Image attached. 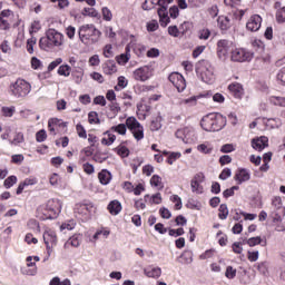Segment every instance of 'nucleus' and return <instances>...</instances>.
I'll return each instance as SVG.
<instances>
[{
  "mask_svg": "<svg viewBox=\"0 0 285 285\" xmlns=\"http://www.w3.org/2000/svg\"><path fill=\"white\" fill-rule=\"evenodd\" d=\"M63 204L57 198L49 199L46 205L38 208V217L46 222V219H57L61 214Z\"/></svg>",
  "mask_w": 285,
  "mask_h": 285,
  "instance_id": "obj_1",
  "label": "nucleus"
},
{
  "mask_svg": "<svg viewBox=\"0 0 285 285\" xmlns=\"http://www.w3.org/2000/svg\"><path fill=\"white\" fill-rule=\"evenodd\" d=\"M200 126L206 132H219L226 127V117L222 114H208L203 117Z\"/></svg>",
  "mask_w": 285,
  "mask_h": 285,
  "instance_id": "obj_2",
  "label": "nucleus"
},
{
  "mask_svg": "<svg viewBox=\"0 0 285 285\" xmlns=\"http://www.w3.org/2000/svg\"><path fill=\"white\" fill-rule=\"evenodd\" d=\"M78 35L85 46H94L101 39V32L95 24H82L78 30Z\"/></svg>",
  "mask_w": 285,
  "mask_h": 285,
  "instance_id": "obj_3",
  "label": "nucleus"
},
{
  "mask_svg": "<svg viewBox=\"0 0 285 285\" xmlns=\"http://www.w3.org/2000/svg\"><path fill=\"white\" fill-rule=\"evenodd\" d=\"M59 46H63V35L56 29L47 30L46 37L39 41L41 50L48 51L52 48H59Z\"/></svg>",
  "mask_w": 285,
  "mask_h": 285,
  "instance_id": "obj_4",
  "label": "nucleus"
},
{
  "mask_svg": "<svg viewBox=\"0 0 285 285\" xmlns=\"http://www.w3.org/2000/svg\"><path fill=\"white\" fill-rule=\"evenodd\" d=\"M31 90L32 86L30 82L21 78L17 79L9 86V92L11 97H14V99H23L24 97H28Z\"/></svg>",
  "mask_w": 285,
  "mask_h": 285,
  "instance_id": "obj_5",
  "label": "nucleus"
},
{
  "mask_svg": "<svg viewBox=\"0 0 285 285\" xmlns=\"http://www.w3.org/2000/svg\"><path fill=\"white\" fill-rule=\"evenodd\" d=\"M196 72L205 83H215V69L210 62L203 60L196 67Z\"/></svg>",
  "mask_w": 285,
  "mask_h": 285,
  "instance_id": "obj_6",
  "label": "nucleus"
},
{
  "mask_svg": "<svg viewBox=\"0 0 285 285\" xmlns=\"http://www.w3.org/2000/svg\"><path fill=\"white\" fill-rule=\"evenodd\" d=\"M126 128L130 130L137 141L144 139V126L137 121V118L129 117L126 119Z\"/></svg>",
  "mask_w": 285,
  "mask_h": 285,
  "instance_id": "obj_7",
  "label": "nucleus"
},
{
  "mask_svg": "<svg viewBox=\"0 0 285 285\" xmlns=\"http://www.w3.org/2000/svg\"><path fill=\"white\" fill-rule=\"evenodd\" d=\"M230 52H233L232 41L224 39L217 42V55L222 61H226Z\"/></svg>",
  "mask_w": 285,
  "mask_h": 285,
  "instance_id": "obj_8",
  "label": "nucleus"
},
{
  "mask_svg": "<svg viewBox=\"0 0 285 285\" xmlns=\"http://www.w3.org/2000/svg\"><path fill=\"white\" fill-rule=\"evenodd\" d=\"M250 59H253V53L250 51H246V49L236 48L232 50V61L242 63L244 61H250Z\"/></svg>",
  "mask_w": 285,
  "mask_h": 285,
  "instance_id": "obj_9",
  "label": "nucleus"
},
{
  "mask_svg": "<svg viewBox=\"0 0 285 285\" xmlns=\"http://www.w3.org/2000/svg\"><path fill=\"white\" fill-rule=\"evenodd\" d=\"M170 83L178 90V92H184L186 90V79L179 72H171L168 77Z\"/></svg>",
  "mask_w": 285,
  "mask_h": 285,
  "instance_id": "obj_10",
  "label": "nucleus"
},
{
  "mask_svg": "<svg viewBox=\"0 0 285 285\" xmlns=\"http://www.w3.org/2000/svg\"><path fill=\"white\" fill-rule=\"evenodd\" d=\"M95 210H97V208L92 203H80L75 207V213H77V215H81V217H90Z\"/></svg>",
  "mask_w": 285,
  "mask_h": 285,
  "instance_id": "obj_11",
  "label": "nucleus"
},
{
  "mask_svg": "<svg viewBox=\"0 0 285 285\" xmlns=\"http://www.w3.org/2000/svg\"><path fill=\"white\" fill-rule=\"evenodd\" d=\"M176 137L177 139H181L184 144H190L191 141H194L195 129L190 127L178 129L176 131Z\"/></svg>",
  "mask_w": 285,
  "mask_h": 285,
  "instance_id": "obj_12",
  "label": "nucleus"
},
{
  "mask_svg": "<svg viewBox=\"0 0 285 285\" xmlns=\"http://www.w3.org/2000/svg\"><path fill=\"white\" fill-rule=\"evenodd\" d=\"M153 77V69L148 66L140 67L134 71L136 81H148Z\"/></svg>",
  "mask_w": 285,
  "mask_h": 285,
  "instance_id": "obj_13",
  "label": "nucleus"
},
{
  "mask_svg": "<svg viewBox=\"0 0 285 285\" xmlns=\"http://www.w3.org/2000/svg\"><path fill=\"white\" fill-rule=\"evenodd\" d=\"M246 28L249 32H257L262 28V18L259 14L252 16L246 23Z\"/></svg>",
  "mask_w": 285,
  "mask_h": 285,
  "instance_id": "obj_14",
  "label": "nucleus"
},
{
  "mask_svg": "<svg viewBox=\"0 0 285 285\" xmlns=\"http://www.w3.org/2000/svg\"><path fill=\"white\" fill-rule=\"evenodd\" d=\"M268 146V137L266 136H261L259 138H254L252 140V147L254 150H258V153H262L264 148H267Z\"/></svg>",
  "mask_w": 285,
  "mask_h": 285,
  "instance_id": "obj_15",
  "label": "nucleus"
},
{
  "mask_svg": "<svg viewBox=\"0 0 285 285\" xmlns=\"http://www.w3.org/2000/svg\"><path fill=\"white\" fill-rule=\"evenodd\" d=\"M228 90L236 99L244 97V87L238 82L230 83Z\"/></svg>",
  "mask_w": 285,
  "mask_h": 285,
  "instance_id": "obj_16",
  "label": "nucleus"
},
{
  "mask_svg": "<svg viewBox=\"0 0 285 285\" xmlns=\"http://www.w3.org/2000/svg\"><path fill=\"white\" fill-rule=\"evenodd\" d=\"M235 181L237 184H244V181L250 180V171L247 169H238L234 176Z\"/></svg>",
  "mask_w": 285,
  "mask_h": 285,
  "instance_id": "obj_17",
  "label": "nucleus"
},
{
  "mask_svg": "<svg viewBox=\"0 0 285 285\" xmlns=\"http://www.w3.org/2000/svg\"><path fill=\"white\" fill-rule=\"evenodd\" d=\"M43 242L46 246H56L57 244V233L55 230L48 229L43 233Z\"/></svg>",
  "mask_w": 285,
  "mask_h": 285,
  "instance_id": "obj_18",
  "label": "nucleus"
},
{
  "mask_svg": "<svg viewBox=\"0 0 285 285\" xmlns=\"http://www.w3.org/2000/svg\"><path fill=\"white\" fill-rule=\"evenodd\" d=\"M161 28H166L170 23V17H168V9L158 8L157 10Z\"/></svg>",
  "mask_w": 285,
  "mask_h": 285,
  "instance_id": "obj_19",
  "label": "nucleus"
},
{
  "mask_svg": "<svg viewBox=\"0 0 285 285\" xmlns=\"http://www.w3.org/2000/svg\"><path fill=\"white\" fill-rule=\"evenodd\" d=\"M98 179L102 186H108V184H110V181L112 180V174H110V171H108L107 169H102L98 174Z\"/></svg>",
  "mask_w": 285,
  "mask_h": 285,
  "instance_id": "obj_20",
  "label": "nucleus"
},
{
  "mask_svg": "<svg viewBox=\"0 0 285 285\" xmlns=\"http://www.w3.org/2000/svg\"><path fill=\"white\" fill-rule=\"evenodd\" d=\"M121 203L119 200H111L107 207L110 215H119L121 213Z\"/></svg>",
  "mask_w": 285,
  "mask_h": 285,
  "instance_id": "obj_21",
  "label": "nucleus"
},
{
  "mask_svg": "<svg viewBox=\"0 0 285 285\" xmlns=\"http://www.w3.org/2000/svg\"><path fill=\"white\" fill-rule=\"evenodd\" d=\"M102 70L105 75H115L117 72V65L114 60H107L102 66Z\"/></svg>",
  "mask_w": 285,
  "mask_h": 285,
  "instance_id": "obj_22",
  "label": "nucleus"
},
{
  "mask_svg": "<svg viewBox=\"0 0 285 285\" xmlns=\"http://www.w3.org/2000/svg\"><path fill=\"white\" fill-rule=\"evenodd\" d=\"M243 244H247L250 247L259 246V244H261V246H266V240H262V237L256 236V237H252V238H248V239H244Z\"/></svg>",
  "mask_w": 285,
  "mask_h": 285,
  "instance_id": "obj_23",
  "label": "nucleus"
},
{
  "mask_svg": "<svg viewBox=\"0 0 285 285\" xmlns=\"http://www.w3.org/2000/svg\"><path fill=\"white\" fill-rule=\"evenodd\" d=\"M23 141H26V138L21 131L16 132L13 139H9V144L11 146H20V144H23Z\"/></svg>",
  "mask_w": 285,
  "mask_h": 285,
  "instance_id": "obj_24",
  "label": "nucleus"
},
{
  "mask_svg": "<svg viewBox=\"0 0 285 285\" xmlns=\"http://www.w3.org/2000/svg\"><path fill=\"white\" fill-rule=\"evenodd\" d=\"M71 77L75 83H81L83 81V69L78 68L71 71Z\"/></svg>",
  "mask_w": 285,
  "mask_h": 285,
  "instance_id": "obj_25",
  "label": "nucleus"
},
{
  "mask_svg": "<svg viewBox=\"0 0 285 285\" xmlns=\"http://www.w3.org/2000/svg\"><path fill=\"white\" fill-rule=\"evenodd\" d=\"M181 264H193V250L186 249L180 255Z\"/></svg>",
  "mask_w": 285,
  "mask_h": 285,
  "instance_id": "obj_26",
  "label": "nucleus"
},
{
  "mask_svg": "<svg viewBox=\"0 0 285 285\" xmlns=\"http://www.w3.org/2000/svg\"><path fill=\"white\" fill-rule=\"evenodd\" d=\"M282 215H285L284 210H271L269 217L274 224H282Z\"/></svg>",
  "mask_w": 285,
  "mask_h": 285,
  "instance_id": "obj_27",
  "label": "nucleus"
},
{
  "mask_svg": "<svg viewBox=\"0 0 285 285\" xmlns=\"http://www.w3.org/2000/svg\"><path fill=\"white\" fill-rule=\"evenodd\" d=\"M145 275L146 277H153V278L161 277V268L159 267L147 268L145 269Z\"/></svg>",
  "mask_w": 285,
  "mask_h": 285,
  "instance_id": "obj_28",
  "label": "nucleus"
},
{
  "mask_svg": "<svg viewBox=\"0 0 285 285\" xmlns=\"http://www.w3.org/2000/svg\"><path fill=\"white\" fill-rule=\"evenodd\" d=\"M190 186L191 190L197 195H202V193H204V187L202 186L199 180H197V176L194 179H191Z\"/></svg>",
  "mask_w": 285,
  "mask_h": 285,
  "instance_id": "obj_29",
  "label": "nucleus"
},
{
  "mask_svg": "<svg viewBox=\"0 0 285 285\" xmlns=\"http://www.w3.org/2000/svg\"><path fill=\"white\" fill-rule=\"evenodd\" d=\"M271 210H284V206L282 203V197L275 196L272 198V207Z\"/></svg>",
  "mask_w": 285,
  "mask_h": 285,
  "instance_id": "obj_30",
  "label": "nucleus"
},
{
  "mask_svg": "<svg viewBox=\"0 0 285 285\" xmlns=\"http://www.w3.org/2000/svg\"><path fill=\"white\" fill-rule=\"evenodd\" d=\"M217 21L220 30H228L230 28V19L228 17L220 16Z\"/></svg>",
  "mask_w": 285,
  "mask_h": 285,
  "instance_id": "obj_31",
  "label": "nucleus"
},
{
  "mask_svg": "<svg viewBox=\"0 0 285 285\" xmlns=\"http://www.w3.org/2000/svg\"><path fill=\"white\" fill-rule=\"evenodd\" d=\"M81 244V235H73L69 238V240L65 244V246H73V248H78Z\"/></svg>",
  "mask_w": 285,
  "mask_h": 285,
  "instance_id": "obj_32",
  "label": "nucleus"
},
{
  "mask_svg": "<svg viewBox=\"0 0 285 285\" xmlns=\"http://www.w3.org/2000/svg\"><path fill=\"white\" fill-rule=\"evenodd\" d=\"M70 70H72V68H70V66L61 65L58 68V75H60L61 77H70Z\"/></svg>",
  "mask_w": 285,
  "mask_h": 285,
  "instance_id": "obj_33",
  "label": "nucleus"
},
{
  "mask_svg": "<svg viewBox=\"0 0 285 285\" xmlns=\"http://www.w3.org/2000/svg\"><path fill=\"white\" fill-rule=\"evenodd\" d=\"M225 277H227V279H235V277H237V269L233 266H227Z\"/></svg>",
  "mask_w": 285,
  "mask_h": 285,
  "instance_id": "obj_34",
  "label": "nucleus"
},
{
  "mask_svg": "<svg viewBox=\"0 0 285 285\" xmlns=\"http://www.w3.org/2000/svg\"><path fill=\"white\" fill-rule=\"evenodd\" d=\"M219 214L218 217L219 219H227L228 218V206L226 204H222L219 206Z\"/></svg>",
  "mask_w": 285,
  "mask_h": 285,
  "instance_id": "obj_35",
  "label": "nucleus"
},
{
  "mask_svg": "<svg viewBox=\"0 0 285 285\" xmlns=\"http://www.w3.org/2000/svg\"><path fill=\"white\" fill-rule=\"evenodd\" d=\"M160 129H161V117H157L154 120H151L150 130H153V132H155Z\"/></svg>",
  "mask_w": 285,
  "mask_h": 285,
  "instance_id": "obj_36",
  "label": "nucleus"
},
{
  "mask_svg": "<svg viewBox=\"0 0 285 285\" xmlns=\"http://www.w3.org/2000/svg\"><path fill=\"white\" fill-rule=\"evenodd\" d=\"M82 14H83V17H94V18L99 17V12L96 11L95 8H85L82 10Z\"/></svg>",
  "mask_w": 285,
  "mask_h": 285,
  "instance_id": "obj_37",
  "label": "nucleus"
},
{
  "mask_svg": "<svg viewBox=\"0 0 285 285\" xmlns=\"http://www.w3.org/2000/svg\"><path fill=\"white\" fill-rule=\"evenodd\" d=\"M35 46H37V38H30L27 40V51L29 55L35 52Z\"/></svg>",
  "mask_w": 285,
  "mask_h": 285,
  "instance_id": "obj_38",
  "label": "nucleus"
},
{
  "mask_svg": "<svg viewBox=\"0 0 285 285\" xmlns=\"http://www.w3.org/2000/svg\"><path fill=\"white\" fill-rule=\"evenodd\" d=\"M157 30H159V22H157V20H151L147 22L148 32H157Z\"/></svg>",
  "mask_w": 285,
  "mask_h": 285,
  "instance_id": "obj_39",
  "label": "nucleus"
},
{
  "mask_svg": "<svg viewBox=\"0 0 285 285\" xmlns=\"http://www.w3.org/2000/svg\"><path fill=\"white\" fill-rule=\"evenodd\" d=\"M180 106H197V97H190L179 101Z\"/></svg>",
  "mask_w": 285,
  "mask_h": 285,
  "instance_id": "obj_40",
  "label": "nucleus"
},
{
  "mask_svg": "<svg viewBox=\"0 0 285 285\" xmlns=\"http://www.w3.org/2000/svg\"><path fill=\"white\" fill-rule=\"evenodd\" d=\"M276 21L277 23H285V7L276 11Z\"/></svg>",
  "mask_w": 285,
  "mask_h": 285,
  "instance_id": "obj_41",
  "label": "nucleus"
},
{
  "mask_svg": "<svg viewBox=\"0 0 285 285\" xmlns=\"http://www.w3.org/2000/svg\"><path fill=\"white\" fill-rule=\"evenodd\" d=\"M267 126L272 128H281L282 127V119L279 118H269L267 119Z\"/></svg>",
  "mask_w": 285,
  "mask_h": 285,
  "instance_id": "obj_42",
  "label": "nucleus"
},
{
  "mask_svg": "<svg viewBox=\"0 0 285 285\" xmlns=\"http://www.w3.org/2000/svg\"><path fill=\"white\" fill-rule=\"evenodd\" d=\"M198 153H203L204 155H210L213 153V148L208 147L206 144H200L197 146Z\"/></svg>",
  "mask_w": 285,
  "mask_h": 285,
  "instance_id": "obj_43",
  "label": "nucleus"
},
{
  "mask_svg": "<svg viewBox=\"0 0 285 285\" xmlns=\"http://www.w3.org/2000/svg\"><path fill=\"white\" fill-rule=\"evenodd\" d=\"M112 132H118V135H126L127 127L124 124L111 127Z\"/></svg>",
  "mask_w": 285,
  "mask_h": 285,
  "instance_id": "obj_44",
  "label": "nucleus"
},
{
  "mask_svg": "<svg viewBox=\"0 0 285 285\" xmlns=\"http://www.w3.org/2000/svg\"><path fill=\"white\" fill-rule=\"evenodd\" d=\"M101 12H102L104 21H112V11H110L108 7H104Z\"/></svg>",
  "mask_w": 285,
  "mask_h": 285,
  "instance_id": "obj_45",
  "label": "nucleus"
},
{
  "mask_svg": "<svg viewBox=\"0 0 285 285\" xmlns=\"http://www.w3.org/2000/svg\"><path fill=\"white\" fill-rule=\"evenodd\" d=\"M130 61V55L129 53H121L117 57V62L119 66H126V62Z\"/></svg>",
  "mask_w": 285,
  "mask_h": 285,
  "instance_id": "obj_46",
  "label": "nucleus"
},
{
  "mask_svg": "<svg viewBox=\"0 0 285 285\" xmlns=\"http://www.w3.org/2000/svg\"><path fill=\"white\" fill-rule=\"evenodd\" d=\"M14 184H17V176H9L4 179L3 186L4 188H12Z\"/></svg>",
  "mask_w": 285,
  "mask_h": 285,
  "instance_id": "obj_47",
  "label": "nucleus"
},
{
  "mask_svg": "<svg viewBox=\"0 0 285 285\" xmlns=\"http://www.w3.org/2000/svg\"><path fill=\"white\" fill-rule=\"evenodd\" d=\"M116 139H117V136L109 134L108 139L102 138L101 144H104L105 146H112V144H115Z\"/></svg>",
  "mask_w": 285,
  "mask_h": 285,
  "instance_id": "obj_48",
  "label": "nucleus"
},
{
  "mask_svg": "<svg viewBox=\"0 0 285 285\" xmlns=\"http://www.w3.org/2000/svg\"><path fill=\"white\" fill-rule=\"evenodd\" d=\"M89 124H99V114L97 111H90L88 114Z\"/></svg>",
  "mask_w": 285,
  "mask_h": 285,
  "instance_id": "obj_49",
  "label": "nucleus"
},
{
  "mask_svg": "<svg viewBox=\"0 0 285 285\" xmlns=\"http://www.w3.org/2000/svg\"><path fill=\"white\" fill-rule=\"evenodd\" d=\"M45 139H48V134H46V130H39L36 134V141H38L39 144L43 142Z\"/></svg>",
  "mask_w": 285,
  "mask_h": 285,
  "instance_id": "obj_50",
  "label": "nucleus"
},
{
  "mask_svg": "<svg viewBox=\"0 0 285 285\" xmlns=\"http://www.w3.org/2000/svg\"><path fill=\"white\" fill-rule=\"evenodd\" d=\"M150 184H151V186H155V188H159V186H161V188L164 187L161 185V178L159 177V175H154L150 178Z\"/></svg>",
  "mask_w": 285,
  "mask_h": 285,
  "instance_id": "obj_51",
  "label": "nucleus"
},
{
  "mask_svg": "<svg viewBox=\"0 0 285 285\" xmlns=\"http://www.w3.org/2000/svg\"><path fill=\"white\" fill-rule=\"evenodd\" d=\"M230 175H233V171L230 170V168H225L219 174V179H222L223 181H226V179H228Z\"/></svg>",
  "mask_w": 285,
  "mask_h": 285,
  "instance_id": "obj_52",
  "label": "nucleus"
},
{
  "mask_svg": "<svg viewBox=\"0 0 285 285\" xmlns=\"http://www.w3.org/2000/svg\"><path fill=\"white\" fill-rule=\"evenodd\" d=\"M60 63H63V59L57 58L56 60H53L52 62L49 63L48 71L52 72V70H55V68H57V66H60Z\"/></svg>",
  "mask_w": 285,
  "mask_h": 285,
  "instance_id": "obj_53",
  "label": "nucleus"
},
{
  "mask_svg": "<svg viewBox=\"0 0 285 285\" xmlns=\"http://www.w3.org/2000/svg\"><path fill=\"white\" fill-rule=\"evenodd\" d=\"M14 111H16L14 107H2L3 117H12V115H14Z\"/></svg>",
  "mask_w": 285,
  "mask_h": 285,
  "instance_id": "obj_54",
  "label": "nucleus"
},
{
  "mask_svg": "<svg viewBox=\"0 0 285 285\" xmlns=\"http://www.w3.org/2000/svg\"><path fill=\"white\" fill-rule=\"evenodd\" d=\"M76 130L78 137H80L81 139H86L88 137V134H86V128H83L81 125H77Z\"/></svg>",
  "mask_w": 285,
  "mask_h": 285,
  "instance_id": "obj_55",
  "label": "nucleus"
},
{
  "mask_svg": "<svg viewBox=\"0 0 285 285\" xmlns=\"http://www.w3.org/2000/svg\"><path fill=\"white\" fill-rule=\"evenodd\" d=\"M277 81H281L283 86H285V67H283L281 70H278L276 75Z\"/></svg>",
  "mask_w": 285,
  "mask_h": 285,
  "instance_id": "obj_56",
  "label": "nucleus"
},
{
  "mask_svg": "<svg viewBox=\"0 0 285 285\" xmlns=\"http://www.w3.org/2000/svg\"><path fill=\"white\" fill-rule=\"evenodd\" d=\"M66 35L69 39H75V35H77V29L72 26L67 27Z\"/></svg>",
  "mask_w": 285,
  "mask_h": 285,
  "instance_id": "obj_57",
  "label": "nucleus"
},
{
  "mask_svg": "<svg viewBox=\"0 0 285 285\" xmlns=\"http://www.w3.org/2000/svg\"><path fill=\"white\" fill-rule=\"evenodd\" d=\"M169 17H171V19H177V17H179V7L178 6H173L169 9Z\"/></svg>",
  "mask_w": 285,
  "mask_h": 285,
  "instance_id": "obj_58",
  "label": "nucleus"
},
{
  "mask_svg": "<svg viewBox=\"0 0 285 285\" xmlns=\"http://www.w3.org/2000/svg\"><path fill=\"white\" fill-rule=\"evenodd\" d=\"M0 30H10V21L0 17Z\"/></svg>",
  "mask_w": 285,
  "mask_h": 285,
  "instance_id": "obj_59",
  "label": "nucleus"
},
{
  "mask_svg": "<svg viewBox=\"0 0 285 285\" xmlns=\"http://www.w3.org/2000/svg\"><path fill=\"white\" fill-rule=\"evenodd\" d=\"M168 35H170V37H179V28H177V26H169Z\"/></svg>",
  "mask_w": 285,
  "mask_h": 285,
  "instance_id": "obj_60",
  "label": "nucleus"
},
{
  "mask_svg": "<svg viewBox=\"0 0 285 285\" xmlns=\"http://www.w3.org/2000/svg\"><path fill=\"white\" fill-rule=\"evenodd\" d=\"M117 154L120 156V157H128V155H130V150L128 149V147H120L118 148L117 150Z\"/></svg>",
  "mask_w": 285,
  "mask_h": 285,
  "instance_id": "obj_61",
  "label": "nucleus"
},
{
  "mask_svg": "<svg viewBox=\"0 0 285 285\" xmlns=\"http://www.w3.org/2000/svg\"><path fill=\"white\" fill-rule=\"evenodd\" d=\"M234 150L235 146H233V144L223 145L220 148V153H234Z\"/></svg>",
  "mask_w": 285,
  "mask_h": 285,
  "instance_id": "obj_62",
  "label": "nucleus"
},
{
  "mask_svg": "<svg viewBox=\"0 0 285 285\" xmlns=\"http://www.w3.org/2000/svg\"><path fill=\"white\" fill-rule=\"evenodd\" d=\"M23 159L24 157L21 154H17L11 157L12 164H23Z\"/></svg>",
  "mask_w": 285,
  "mask_h": 285,
  "instance_id": "obj_63",
  "label": "nucleus"
},
{
  "mask_svg": "<svg viewBox=\"0 0 285 285\" xmlns=\"http://www.w3.org/2000/svg\"><path fill=\"white\" fill-rule=\"evenodd\" d=\"M94 104L96 106H106V97L104 96H97L95 99H94Z\"/></svg>",
  "mask_w": 285,
  "mask_h": 285,
  "instance_id": "obj_64",
  "label": "nucleus"
}]
</instances>
